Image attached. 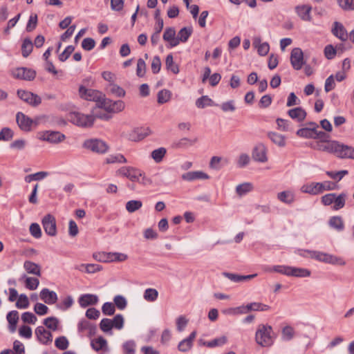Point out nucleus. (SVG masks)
Segmentation results:
<instances>
[{"mask_svg":"<svg viewBox=\"0 0 354 354\" xmlns=\"http://www.w3.org/2000/svg\"><path fill=\"white\" fill-rule=\"evenodd\" d=\"M13 136V131L8 127L3 128L0 131V140L9 141Z\"/></svg>","mask_w":354,"mask_h":354,"instance_id":"nucleus-58","label":"nucleus"},{"mask_svg":"<svg viewBox=\"0 0 354 354\" xmlns=\"http://www.w3.org/2000/svg\"><path fill=\"white\" fill-rule=\"evenodd\" d=\"M304 254H301L304 257H307L305 253L308 254L311 259H314L319 262L332 264V265H345L346 262L340 257L330 254L329 253L306 250L304 251Z\"/></svg>","mask_w":354,"mask_h":354,"instance_id":"nucleus-1","label":"nucleus"},{"mask_svg":"<svg viewBox=\"0 0 354 354\" xmlns=\"http://www.w3.org/2000/svg\"><path fill=\"white\" fill-rule=\"evenodd\" d=\"M336 184L331 181H324L323 183H312L309 185H305L301 187V192L304 193L317 195L324 191H330L336 189Z\"/></svg>","mask_w":354,"mask_h":354,"instance_id":"nucleus-4","label":"nucleus"},{"mask_svg":"<svg viewBox=\"0 0 354 354\" xmlns=\"http://www.w3.org/2000/svg\"><path fill=\"white\" fill-rule=\"evenodd\" d=\"M158 292L154 288H147L144 292V298L145 300L152 302L157 299Z\"/></svg>","mask_w":354,"mask_h":354,"instance_id":"nucleus-48","label":"nucleus"},{"mask_svg":"<svg viewBox=\"0 0 354 354\" xmlns=\"http://www.w3.org/2000/svg\"><path fill=\"white\" fill-rule=\"evenodd\" d=\"M18 97L32 106H37L41 103V98L37 94L25 90L17 91Z\"/></svg>","mask_w":354,"mask_h":354,"instance_id":"nucleus-7","label":"nucleus"},{"mask_svg":"<svg viewBox=\"0 0 354 354\" xmlns=\"http://www.w3.org/2000/svg\"><path fill=\"white\" fill-rule=\"evenodd\" d=\"M26 287L31 290L37 289L39 284V281L38 279L35 277H26Z\"/></svg>","mask_w":354,"mask_h":354,"instance_id":"nucleus-62","label":"nucleus"},{"mask_svg":"<svg viewBox=\"0 0 354 354\" xmlns=\"http://www.w3.org/2000/svg\"><path fill=\"white\" fill-rule=\"evenodd\" d=\"M253 186L250 183H244L236 186V192L238 195L243 196L252 191Z\"/></svg>","mask_w":354,"mask_h":354,"instance_id":"nucleus-44","label":"nucleus"},{"mask_svg":"<svg viewBox=\"0 0 354 354\" xmlns=\"http://www.w3.org/2000/svg\"><path fill=\"white\" fill-rule=\"evenodd\" d=\"M315 131L308 127L301 128L297 130V135L301 138H315Z\"/></svg>","mask_w":354,"mask_h":354,"instance_id":"nucleus-50","label":"nucleus"},{"mask_svg":"<svg viewBox=\"0 0 354 354\" xmlns=\"http://www.w3.org/2000/svg\"><path fill=\"white\" fill-rule=\"evenodd\" d=\"M12 75L15 78L24 80L27 81L33 80L36 76V72L34 70L27 68H17L12 71Z\"/></svg>","mask_w":354,"mask_h":354,"instance_id":"nucleus-11","label":"nucleus"},{"mask_svg":"<svg viewBox=\"0 0 354 354\" xmlns=\"http://www.w3.org/2000/svg\"><path fill=\"white\" fill-rule=\"evenodd\" d=\"M248 311H267L270 307L268 305L259 302H252L246 305Z\"/></svg>","mask_w":354,"mask_h":354,"instance_id":"nucleus-38","label":"nucleus"},{"mask_svg":"<svg viewBox=\"0 0 354 354\" xmlns=\"http://www.w3.org/2000/svg\"><path fill=\"white\" fill-rule=\"evenodd\" d=\"M268 136L275 145L279 147H284L286 145L285 137L275 132H270L268 133Z\"/></svg>","mask_w":354,"mask_h":354,"instance_id":"nucleus-35","label":"nucleus"},{"mask_svg":"<svg viewBox=\"0 0 354 354\" xmlns=\"http://www.w3.org/2000/svg\"><path fill=\"white\" fill-rule=\"evenodd\" d=\"M16 120L19 127L24 131H30L32 124V120L21 112H18L16 115Z\"/></svg>","mask_w":354,"mask_h":354,"instance_id":"nucleus-17","label":"nucleus"},{"mask_svg":"<svg viewBox=\"0 0 354 354\" xmlns=\"http://www.w3.org/2000/svg\"><path fill=\"white\" fill-rule=\"evenodd\" d=\"M59 320L55 317H47L44 320V324L49 329L52 330H56L57 329Z\"/></svg>","mask_w":354,"mask_h":354,"instance_id":"nucleus-51","label":"nucleus"},{"mask_svg":"<svg viewBox=\"0 0 354 354\" xmlns=\"http://www.w3.org/2000/svg\"><path fill=\"white\" fill-rule=\"evenodd\" d=\"M35 335H37L39 341L44 344H47L48 342H52V334L50 332L46 330L44 326H38L35 329Z\"/></svg>","mask_w":354,"mask_h":354,"instance_id":"nucleus-25","label":"nucleus"},{"mask_svg":"<svg viewBox=\"0 0 354 354\" xmlns=\"http://www.w3.org/2000/svg\"><path fill=\"white\" fill-rule=\"evenodd\" d=\"M41 223L45 232L50 236L57 235L55 218L51 214H47L42 218Z\"/></svg>","mask_w":354,"mask_h":354,"instance_id":"nucleus-8","label":"nucleus"},{"mask_svg":"<svg viewBox=\"0 0 354 354\" xmlns=\"http://www.w3.org/2000/svg\"><path fill=\"white\" fill-rule=\"evenodd\" d=\"M91 346L93 350L99 354H105L109 353V349L106 339L102 336L92 339Z\"/></svg>","mask_w":354,"mask_h":354,"instance_id":"nucleus-12","label":"nucleus"},{"mask_svg":"<svg viewBox=\"0 0 354 354\" xmlns=\"http://www.w3.org/2000/svg\"><path fill=\"white\" fill-rule=\"evenodd\" d=\"M103 109L109 113H118L122 111L124 109V103L122 100L112 101L107 99L106 102L102 103Z\"/></svg>","mask_w":354,"mask_h":354,"instance_id":"nucleus-14","label":"nucleus"},{"mask_svg":"<svg viewBox=\"0 0 354 354\" xmlns=\"http://www.w3.org/2000/svg\"><path fill=\"white\" fill-rule=\"evenodd\" d=\"M136 343L133 340H129L125 342L122 345V348L124 354H135Z\"/></svg>","mask_w":354,"mask_h":354,"instance_id":"nucleus-56","label":"nucleus"},{"mask_svg":"<svg viewBox=\"0 0 354 354\" xmlns=\"http://www.w3.org/2000/svg\"><path fill=\"white\" fill-rule=\"evenodd\" d=\"M142 206V203L141 201L138 200H131L128 201L126 203V209L130 212L133 213L137 210H138L140 208H141Z\"/></svg>","mask_w":354,"mask_h":354,"instance_id":"nucleus-42","label":"nucleus"},{"mask_svg":"<svg viewBox=\"0 0 354 354\" xmlns=\"http://www.w3.org/2000/svg\"><path fill=\"white\" fill-rule=\"evenodd\" d=\"M192 33V27H184L180 30L177 35V41L186 42Z\"/></svg>","mask_w":354,"mask_h":354,"instance_id":"nucleus-34","label":"nucleus"},{"mask_svg":"<svg viewBox=\"0 0 354 354\" xmlns=\"http://www.w3.org/2000/svg\"><path fill=\"white\" fill-rule=\"evenodd\" d=\"M328 225L337 232H342L344 229V223L343 219L339 216H334L330 218Z\"/></svg>","mask_w":354,"mask_h":354,"instance_id":"nucleus-28","label":"nucleus"},{"mask_svg":"<svg viewBox=\"0 0 354 354\" xmlns=\"http://www.w3.org/2000/svg\"><path fill=\"white\" fill-rule=\"evenodd\" d=\"M162 38L165 41L169 42V48H173L178 45L177 37H176V30L173 27H168L165 29Z\"/></svg>","mask_w":354,"mask_h":354,"instance_id":"nucleus-21","label":"nucleus"},{"mask_svg":"<svg viewBox=\"0 0 354 354\" xmlns=\"http://www.w3.org/2000/svg\"><path fill=\"white\" fill-rule=\"evenodd\" d=\"M99 327L102 332L106 334L112 335V325L111 324V319H102L100 322Z\"/></svg>","mask_w":354,"mask_h":354,"instance_id":"nucleus-43","label":"nucleus"},{"mask_svg":"<svg viewBox=\"0 0 354 354\" xmlns=\"http://www.w3.org/2000/svg\"><path fill=\"white\" fill-rule=\"evenodd\" d=\"M69 119L74 124L80 127H86L88 123V115L79 112L71 113Z\"/></svg>","mask_w":354,"mask_h":354,"instance_id":"nucleus-19","label":"nucleus"},{"mask_svg":"<svg viewBox=\"0 0 354 354\" xmlns=\"http://www.w3.org/2000/svg\"><path fill=\"white\" fill-rule=\"evenodd\" d=\"M165 65L167 70L171 71L174 74L179 73V68L174 62L172 54H169L165 59Z\"/></svg>","mask_w":354,"mask_h":354,"instance_id":"nucleus-39","label":"nucleus"},{"mask_svg":"<svg viewBox=\"0 0 354 354\" xmlns=\"http://www.w3.org/2000/svg\"><path fill=\"white\" fill-rule=\"evenodd\" d=\"M106 162L108 164L115 163V162H120L125 163L127 162V159L122 154H115V155H110L106 158Z\"/></svg>","mask_w":354,"mask_h":354,"instance_id":"nucleus-55","label":"nucleus"},{"mask_svg":"<svg viewBox=\"0 0 354 354\" xmlns=\"http://www.w3.org/2000/svg\"><path fill=\"white\" fill-rule=\"evenodd\" d=\"M24 268L28 274L41 276V268L40 266L30 261H26L24 263Z\"/></svg>","mask_w":354,"mask_h":354,"instance_id":"nucleus-30","label":"nucleus"},{"mask_svg":"<svg viewBox=\"0 0 354 354\" xmlns=\"http://www.w3.org/2000/svg\"><path fill=\"white\" fill-rule=\"evenodd\" d=\"M108 262L118 261L122 262L127 259V255L120 252H108Z\"/></svg>","mask_w":354,"mask_h":354,"instance_id":"nucleus-49","label":"nucleus"},{"mask_svg":"<svg viewBox=\"0 0 354 354\" xmlns=\"http://www.w3.org/2000/svg\"><path fill=\"white\" fill-rule=\"evenodd\" d=\"M337 53V50L331 44H328L324 48V55L328 59H332Z\"/></svg>","mask_w":354,"mask_h":354,"instance_id":"nucleus-64","label":"nucleus"},{"mask_svg":"<svg viewBox=\"0 0 354 354\" xmlns=\"http://www.w3.org/2000/svg\"><path fill=\"white\" fill-rule=\"evenodd\" d=\"M40 138L50 143H58L65 139V136L59 131H47L42 133Z\"/></svg>","mask_w":354,"mask_h":354,"instance_id":"nucleus-16","label":"nucleus"},{"mask_svg":"<svg viewBox=\"0 0 354 354\" xmlns=\"http://www.w3.org/2000/svg\"><path fill=\"white\" fill-rule=\"evenodd\" d=\"M146 73V64L145 62L142 59H139L138 60L137 63V67H136V75L140 77H142Z\"/></svg>","mask_w":354,"mask_h":354,"instance_id":"nucleus-63","label":"nucleus"},{"mask_svg":"<svg viewBox=\"0 0 354 354\" xmlns=\"http://www.w3.org/2000/svg\"><path fill=\"white\" fill-rule=\"evenodd\" d=\"M118 173L132 182H140V177L142 175L140 170L131 167H122L118 171Z\"/></svg>","mask_w":354,"mask_h":354,"instance_id":"nucleus-9","label":"nucleus"},{"mask_svg":"<svg viewBox=\"0 0 354 354\" xmlns=\"http://www.w3.org/2000/svg\"><path fill=\"white\" fill-rule=\"evenodd\" d=\"M106 89L109 93L118 97H124L126 93L125 91L122 87L114 83H110Z\"/></svg>","mask_w":354,"mask_h":354,"instance_id":"nucleus-33","label":"nucleus"},{"mask_svg":"<svg viewBox=\"0 0 354 354\" xmlns=\"http://www.w3.org/2000/svg\"><path fill=\"white\" fill-rule=\"evenodd\" d=\"M325 149L335 153L339 158L354 159V147L340 144L337 141L330 142L325 147Z\"/></svg>","mask_w":354,"mask_h":354,"instance_id":"nucleus-3","label":"nucleus"},{"mask_svg":"<svg viewBox=\"0 0 354 354\" xmlns=\"http://www.w3.org/2000/svg\"><path fill=\"white\" fill-rule=\"evenodd\" d=\"M182 178L187 181H194L196 180L209 179V176L202 171H194L185 173L182 175Z\"/></svg>","mask_w":354,"mask_h":354,"instance_id":"nucleus-22","label":"nucleus"},{"mask_svg":"<svg viewBox=\"0 0 354 354\" xmlns=\"http://www.w3.org/2000/svg\"><path fill=\"white\" fill-rule=\"evenodd\" d=\"M6 318L10 325V330L11 332H15L19 320V313L17 310H12L8 313Z\"/></svg>","mask_w":354,"mask_h":354,"instance_id":"nucleus-31","label":"nucleus"},{"mask_svg":"<svg viewBox=\"0 0 354 354\" xmlns=\"http://www.w3.org/2000/svg\"><path fill=\"white\" fill-rule=\"evenodd\" d=\"M171 96V93L167 89H162L158 93V102L164 104L167 102Z\"/></svg>","mask_w":354,"mask_h":354,"instance_id":"nucleus-46","label":"nucleus"},{"mask_svg":"<svg viewBox=\"0 0 354 354\" xmlns=\"http://www.w3.org/2000/svg\"><path fill=\"white\" fill-rule=\"evenodd\" d=\"M290 63L292 68L297 71L300 70L305 62L304 60V53L301 48H295L290 53Z\"/></svg>","mask_w":354,"mask_h":354,"instance_id":"nucleus-10","label":"nucleus"},{"mask_svg":"<svg viewBox=\"0 0 354 354\" xmlns=\"http://www.w3.org/2000/svg\"><path fill=\"white\" fill-rule=\"evenodd\" d=\"M33 48V44L30 39H24L21 46V53L24 57H27L32 52Z\"/></svg>","mask_w":354,"mask_h":354,"instance_id":"nucleus-40","label":"nucleus"},{"mask_svg":"<svg viewBox=\"0 0 354 354\" xmlns=\"http://www.w3.org/2000/svg\"><path fill=\"white\" fill-rule=\"evenodd\" d=\"M29 306L28 297L24 294H21L16 302V307L21 309L27 308Z\"/></svg>","mask_w":354,"mask_h":354,"instance_id":"nucleus-60","label":"nucleus"},{"mask_svg":"<svg viewBox=\"0 0 354 354\" xmlns=\"http://www.w3.org/2000/svg\"><path fill=\"white\" fill-rule=\"evenodd\" d=\"M106 100L107 99L105 97V95L103 94L102 92L97 90L90 89V101H93L95 102V106L94 107H92L91 115H90V126L93 122L91 120L92 117H97L105 119L109 118V117L107 116L106 114L104 113L103 115H98L97 113L95 111L96 108L103 109V104H101V103H104V102H106Z\"/></svg>","mask_w":354,"mask_h":354,"instance_id":"nucleus-6","label":"nucleus"},{"mask_svg":"<svg viewBox=\"0 0 354 354\" xmlns=\"http://www.w3.org/2000/svg\"><path fill=\"white\" fill-rule=\"evenodd\" d=\"M166 153V149L163 147L158 148L151 152V157L156 162L162 161L163 157Z\"/></svg>","mask_w":354,"mask_h":354,"instance_id":"nucleus-53","label":"nucleus"},{"mask_svg":"<svg viewBox=\"0 0 354 354\" xmlns=\"http://www.w3.org/2000/svg\"><path fill=\"white\" fill-rule=\"evenodd\" d=\"M277 199L283 203L290 205L295 201V196L292 191L286 190L278 193Z\"/></svg>","mask_w":354,"mask_h":354,"instance_id":"nucleus-29","label":"nucleus"},{"mask_svg":"<svg viewBox=\"0 0 354 354\" xmlns=\"http://www.w3.org/2000/svg\"><path fill=\"white\" fill-rule=\"evenodd\" d=\"M346 193H341L339 195H337L335 194V198L333 199V209L334 210H339L342 208H343L345 205L346 199Z\"/></svg>","mask_w":354,"mask_h":354,"instance_id":"nucleus-32","label":"nucleus"},{"mask_svg":"<svg viewBox=\"0 0 354 354\" xmlns=\"http://www.w3.org/2000/svg\"><path fill=\"white\" fill-rule=\"evenodd\" d=\"M268 272H276L286 276H292L296 277H308L311 272L306 268L291 267L288 266H274L267 269Z\"/></svg>","mask_w":354,"mask_h":354,"instance_id":"nucleus-2","label":"nucleus"},{"mask_svg":"<svg viewBox=\"0 0 354 354\" xmlns=\"http://www.w3.org/2000/svg\"><path fill=\"white\" fill-rule=\"evenodd\" d=\"M288 114L292 119L299 122H303L307 115L306 111L300 106L290 109Z\"/></svg>","mask_w":354,"mask_h":354,"instance_id":"nucleus-27","label":"nucleus"},{"mask_svg":"<svg viewBox=\"0 0 354 354\" xmlns=\"http://www.w3.org/2000/svg\"><path fill=\"white\" fill-rule=\"evenodd\" d=\"M227 341V338L226 336H221L218 338H215L211 341L204 342V346H206L209 348H213L216 346H221L225 344Z\"/></svg>","mask_w":354,"mask_h":354,"instance_id":"nucleus-41","label":"nucleus"},{"mask_svg":"<svg viewBox=\"0 0 354 354\" xmlns=\"http://www.w3.org/2000/svg\"><path fill=\"white\" fill-rule=\"evenodd\" d=\"M348 174V170H341L339 171H326V175L336 181L341 180Z\"/></svg>","mask_w":354,"mask_h":354,"instance_id":"nucleus-47","label":"nucleus"},{"mask_svg":"<svg viewBox=\"0 0 354 354\" xmlns=\"http://www.w3.org/2000/svg\"><path fill=\"white\" fill-rule=\"evenodd\" d=\"M312 7L309 5H299L295 7V11L301 20L310 21Z\"/></svg>","mask_w":354,"mask_h":354,"instance_id":"nucleus-20","label":"nucleus"},{"mask_svg":"<svg viewBox=\"0 0 354 354\" xmlns=\"http://www.w3.org/2000/svg\"><path fill=\"white\" fill-rule=\"evenodd\" d=\"M111 324L112 325V329L122 330L124 324L123 315L121 314L116 315L112 319H111Z\"/></svg>","mask_w":354,"mask_h":354,"instance_id":"nucleus-37","label":"nucleus"},{"mask_svg":"<svg viewBox=\"0 0 354 354\" xmlns=\"http://www.w3.org/2000/svg\"><path fill=\"white\" fill-rule=\"evenodd\" d=\"M55 346L59 350H66L69 345L68 340L65 336H60L55 341Z\"/></svg>","mask_w":354,"mask_h":354,"instance_id":"nucleus-54","label":"nucleus"},{"mask_svg":"<svg viewBox=\"0 0 354 354\" xmlns=\"http://www.w3.org/2000/svg\"><path fill=\"white\" fill-rule=\"evenodd\" d=\"M212 100L207 95H203L196 101V106L198 108L203 109L207 106H212Z\"/></svg>","mask_w":354,"mask_h":354,"instance_id":"nucleus-52","label":"nucleus"},{"mask_svg":"<svg viewBox=\"0 0 354 354\" xmlns=\"http://www.w3.org/2000/svg\"><path fill=\"white\" fill-rule=\"evenodd\" d=\"M196 332L193 331L190 333L188 337L180 341L178 345V349L181 352H187L192 346L193 341L196 338Z\"/></svg>","mask_w":354,"mask_h":354,"instance_id":"nucleus-26","label":"nucleus"},{"mask_svg":"<svg viewBox=\"0 0 354 354\" xmlns=\"http://www.w3.org/2000/svg\"><path fill=\"white\" fill-rule=\"evenodd\" d=\"M113 301L115 307L117 306L120 310H123L127 307V301L122 295H116L113 299Z\"/></svg>","mask_w":354,"mask_h":354,"instance_id":"nucleus-59","label":"nucleus"},{"mask_svg":"<svg viewBox=\"0 0 354 354\" xmlns=\"http://www.w3.org/2000/svg\"><path fill=\"white\" fill-rule=\"evenodd\" d=\"M295 330L292 326H286L282 328L281 339L285 342L290 341L295 337Z\"/></svg>","mask_w":354,"mask_h":354,"instance_id":"nucleus-36","label":"nucleus"},{"mask_svg":"<svg viewBox=\"0 0 354 354\" xmlns=\"http://www.w3.org/2000/svg\"><path fill=\"white\" fill-rule=\"evenodd\" d=\"M272 328L267 324H260L255 334L257 343L261 346H270L273 344V339L271 336Z\"/></svg>","mask_w":354,"mask_h":354,"instance_id":"nucleus-5","label":"nucleus"},{"mask_svg":"<svg viewBox=\"0 0 354 354\" xmlns=\"http://www.w3.org/2000/svg\"><path fill=\"white\" fill-rule=\"evenodd\" d=\"M151 68L153 74H157L161 68V61L159 56H154L151 60Z\"/></svg>","mask_w":354,"mask_h":354,"instance_id":"nucleus-61","label":"nucleus"},{"mask_svg":"<svg viewBox=\"0 0 354 354\" xmlns=\"http://www.w3.org/2000/svg\"><path fill=\"white\" fill-rule=\"evenodd\" d=\"M102 311L104 315L111 316L115 311V305L111 302H105L102 307Z\"/></svg>","mask_w":354,"mask_h":354,"instance_id":"nucleus-57","label":"nucleus"},{"mask_svg":"<svg viewBox=\"0 0 354 354\" xmlns=\"http://www.w3.org/2000/svg\"><path fill=\"white\" fill-rule=\"evenodd\" d=\"M337 3L344 11L354 10V0H337Z\"/></svg>","mask_w":354,"mask_h":354,"instance_id":"nucleus-45","label":"nucleus"},{"mask_svg":"<svg viewBox=\"0 0 354 354\" xmlns=\"http://www.w3.org/2000/svg\"><path fill=\"white\" fill-rule=\"evenodd\" d=\"M107 144L100 139H90V150L97 153H104L107 151Z\"/></svg>","mask_w":354,"mask_h":354,"instance_id":"nucleus-18","label":"nucleus"},{"mask_svg":"<svg viewBox=\"0 0 354 354\" xmlns=\"http://www.w3.org/2000/svg\"><path fill=\"white\" fill-rule=\"evenodd\" d=\"M40 298L46 304L51 305L57 301V295L55 292L50 290L48 288H44L40 292Z\"/></svg>","mask_w":354,"mask_h":354,"instance_id":"nucleus-24","label":"nucleus"},{"mask_svg":"<svg viewBox=\"0 0 354 354\" xmlns=\"http://www.w3.org/2000/svg\"><path fill=\"white\" fill-rule=\"evenodd\" d=\"M252 44L254 47L257 49L258 54L260 56H266L270 50V46L268 43H262L260 37H254Z\"/></svg>","mask_w":354,"mask_h":354,"instance_id":"nucleus-23","label":"nucleus"},{"mask_svg":"<svg viewBox=\"0 0 354 354\" xmlns=\"http://www.w3.org/2000/svg\"><path fill=\"white\" fill-rule=\"evenodd\" d=\"M266 147L262 143L258 144L252 150V158L259 162H266L268 160L266 156Z\"/></svg>","mask_w":354,"mask_h":354,"instance_id":"nucleus-15","label":"nucleus"},{"mask_svg":"<svg viewBox=\"0 0 354 354\" xmlns=\"http://www.w3.org/2000/svg\"><path fill=\"white\" fill-rule=\"evenodd\" d=\"M331 32L342 41H346L348 39L349 34H348L344 25L339 21L333 22Z\"/></svg>","mask_w":354,"mask_h":354,"instance_id":"nucleus-13","label":"nucleus"}]
</instances>
